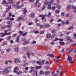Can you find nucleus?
Wrapping results in <instances>:
<instances>
[{"instance_id": "1", "label": "nucleus", "mask_w": 76, "mask_h": 76, "mask_svg": "<svg viewBox=\"0 0 76 76\" xmlns=\"http://www.w3.org/2000/svg\"><path fill=\"white\" fill-rule=\"evenodd\" d=\"M26 55L27 58H30V55H31V56H34V55H35V53L33 52H31V53H30V52L28 51L26 53Z\"/></svg>"}, {"instance_id": "2", "label": "nucleus", "mask_w": 76, "mask_h": 76, "mask_svg": "<svg viewBox=\"0 0 76 76\" xmlns=\"http://www.w3.org/2000/svg\"><path fill=\"white\" fill-rule=\"evenodd\" d=\"M72 58L70 56H68L67 59V60L68 61H69L70 63H73L74 61H72Z\"/></svg>"}, {"instance_id": "3", "label": "nucleus", "mask_w": 76, "mask_h": 76, "mask_svg": "<svg viewBox=\"0 0 76 76\" xmlns=\"http://www.w3.org/2000/svg\"><path fill=\"white\" fill-rule=\"evenodd\" d=\"M44 62H45V60H43L42 62L41 61H39L37 62V63L38 64H39V65H42V64H44Z\"/></svg>"}, {"instance_id": "4", "label": "nucleus", "mask_w": 76, "mask_h": 76, "mask_svg": "<svg viewBox=\"0 0 76 76\" xmlns=\"http://www.w3.org/2000/svg\"><path fill=\"white\" fill-rule=\"evenodd\" d=\"M45 4H46L47 5H48V9H51V4H50L48 2H44Z\"/></svg>"}, {"instance_id": "5", "label": "nucleus", "mask_w": 76, "mask_h": 76, "mask_svg": "<svg viewBox=\"0 0 76 76\" xmlns=\"http://www.w3.org/2000/svg\"><path fill=\"white\" fill-rule=\"evenodd\" d=\"M14 6H15L16 9H20L21 7H23V5H22L21 6L19 5L16 6V5H14Z\"/></svg>"}, {"instance_id": "6", "label": "nucleus", "mask_w": 76, "mask_h": 76, "mask_svg": "<svg viewBox=\"0 0 76 76\" xmlns=\"http://www.w3.org/2000/svg\"><path fill=\"white\" fill-rule=\"evenodd\" d=\"M44 26H45V27L46 28H49L50 26V25L49 24L47 23L45 24L44 25Z\"/></svg>"}, {"instance_id": "7", "label": "nucleus", "mask_w": 76, "mask_h": 76, "mask_svg": "<svg viewBox=\"0 0 76 76\" xmlns=\"http://www.w3.org/2000/svg\"><path fill=\"white\" fill-rule=\"evenodd\" d=\"M72 9L73 10V12L74 13H76V7H75V6H73L72 7Z\"/></svg>"}, {"instance_id": "8", "label": "nucleus", "mask_w": 76, "mask_h": 76, "mask_svg": "<svg viewBox=\"0 0 76 76\" xmlns=\"http://www.w3.org/2000/svg\"><path fill=\"white\" fill-rule=\"evenodd\" d=\"M60 56H58L57 57V58L56 59V61L57 63H58L60 61Z\"/></svg>"}, {"instance_id": "9", "label": "nucleus", "mask_w": 76, "mask_h": 76, "mask_svg": "<svg viewBox=\"0 0 76 76\" xmlns=\"http://www.w3.org/2000/svg\"><path fill=\"white\" fill-rule=\"evenodd\" d=\"M18 62L19 63L20 62L19 59L18 58H15L14 61V62H15V63H18Z\"/></svg>"}, {"instance_id": "10", "label": "nucleus", "mask_w": 76, "mask_h": 76, "mask_svg": "<svg viewBox=\"0 0 76 76\" xmlns=\"http://www.w3.org/2000/svg\"><path fill=\"white\" fill-rule=\"evenodd\" d=\"M34 5L36 7H39L41 6V3H38V4H34Z\"/></svg>"}, {"instance_id": "11", "label": "nucleus", "mask_w": 76, "mask_h": 76, "mask_svg": "<svg viewBox=\"0 0 76 76\" xmlns=\"http://www.w3.org/2000/svg\"><path fill=\"white\" fill-rule=\"evenodd\" d=\"M9 72V71L8 70V68L7 67L5 68L4 70V73L7 72Z\"/></svg>"}, {"instance_id": "12", "label": "nucleus", "mask_w": 76, "mask_h": 76, "mask_svg": "<svg viewBox=\"0 0 76 76\" xmlns=\"http://www.w3.org/2000/svg\"><path fill=\"white\" fill-rule=\"evenodd\" d=\"M2 4H8V3L6 1V0H4L2 1L1 2Z\"/></svg>"}, {"instance_id": "13", "label": "nucleus", "mask_w": 76, "mask_h": 76, "mask_svg": "<svg viewBox=\"0 0 76 76\" xmlns=\"http://www.w3.org/2000/svg\"><path fill=\"white\" fill-rule=\"evenodd\" d=\"M23 11H24V13H23L24 14H25V13H26V12H28V11L26 10V8L23 9Z\"/></svg>"}, {"instance_id": "14", "label": "nucleus", "mask_w": 76, "mask_h": 76, "mask_svg": "<svg viewBox=\"0 0 76 76\" xmlns=\"http://www.w3.org/2000/svg\"><path fill=\"white\" fill-rule=\"evenodd\" d=\"M23 49V50L25 51H27L28 50V48L27 47H24Z\"/></svg>"}, {"instance_id": "15", "label": "nucleus", "mask_w": 76, "mask_h": 76, "mask_svg": "<svg viewBox=\"0 0 76 76\" xmlns=\"http://www.w3.org/2000/svg\"><path fill=\"white\" fill-rule=\"evenodd\" d=\"M60 71L59 69H58L57 70L56 72H57L59 74H60V75H61L63 74V72H60V73H59V72Z\"/></svg>"}, {"instance_id": "16", "label": "nucleus", "mask_w": 76, "mask_h": 76, "mask_svg": "<svg viewBox=\"0 0 76 76\" xmlns=\"http://www.w3.org/2000/svg\"><path fill=\"white\" fill-rule=\"evenodd\" d=\"M48 56H49L50 57H54V55L53 54H48Z\"/></svg>"}, {"instance_id": "17", "label": "nucleus", "mask_w": 76, "mask_h": 76, "mask_svg": "<svg viewBox=\"0 0 76 76\" xmlns=\"http://www.w3.org/2000/svg\"><path fill=\"white\" fill-rule=\"evenodd\" d=\"M73 48H70L69 50V53H72V52H73Z\"/></svg>"}, {"instance_id": "18", "label": "nucleus", "mask_w": 76, "mask_h": 76, "mask_svg": "<svg viewBox=\"0 0 76 76\" xmlns=\"http://www.w3.org/2000/svg\"><path fill=\"white\" fill-rule=\"evenodd\" d=\"M31 17L34 18L35 17V13H33L31 14Z\"/></svg>"}, {"instance_id": "19", "label": "nucleus", "mask_w": 76, "mask_h": 76, "mask_svg": "<svg viewBox=\"0 0 76 76\" xmlns=\"http://www.w3.org/2000/svg\"><path fill=\"white\" fill-rule=\"evenodd\" d=\"M18 70V68L17 67H15L14 70V72L16 73L17 72L16 70Z\"/></svg>"}, {"instance_id": "20", "label": "nucleus", "mask_w": 76, "mask_h": 76, "mask_svg": "<svg viewBox=\"0 0 76 76\" xmlns=\"http://www.w3.org/2000/svg\"><path fill=\"white\" fill-rule=\"evenodd\" d=\"M17 75H20L22 73V71H20L18 72H15Z\"/></svg>"}, {"instance_id": "21", "label": "nucleus", "mask_w": 76, "mask_h": 76, "mask_svg": "<svg viewBox=\"0 0 76 76\" xmlns=\"http://www.w3.org/2000/svg\"><path fill=\"white\" fill-rule=\"evenodd\" d=\"M22 18V17H18V18L17 20V21H19V20H20Z\"/></svg>"}, {"instance_id": "22", "label": "nucleus", "mask_w": 76, "mask_h": 76, "mask_svg": "<svg viewBox=\"0 0 76 76\" xmlns=\"http://www.w3.org/2000/svg\"><path fill=\"white\" fill-rule=\"evenodd\" d=\"M55 37L56 35H55L54 34H53L51 36V39H53V38H54Z\"/></svg>"}, {"instance_id": "23", "label": "nucleus", "mask_w": 76, "mask_h": 76, "mask_svg": "<svg viewBox=\"0 0 76 76\" xmlns=\"http://www.w3.org/2000/svg\"><path fill=\"white\" fill-rule=\"evenodd\" d=\"M54 2V0H50L49 2H48L49 4H52Z\"/></svg>"}, {"instance_id": "24", "label": "nucleus", "mask_w": 76, "mask_h": 76, "mask_svg": "<svg viewBox=\"0 0 76 76\" xmlns=\"http://www.w3.org/2000/svg\"><path fill=\"white\" fill-rule=\"evenodd\" d=\"M13 1L12 0H11L10 2L8 3V4H13Z\"/></svg>"}, {"instance_id": "25", "label": "nucleus", "mask_w": 76, "mask_h": 76, "mask_svg": "<svg viewBox=\"0 0 76 76\" xmlns=\"http://www.w3.org/2000/svg\"><path fill=\"white\" fill-rule=\"evenodd\" d=\"M29 42L28 41H26L25 42H24L23 44V45H26V44H28Z\"/></svg>"}, {"instance_id": "26", "label": "nucleus", "mask_w": 76, "mask_h": 76, "mask_svg": "<svg viewBox=\"0 0 76 76\" xmlns=\"http://www.w3.org/2000/svg\"><path fill=\"white\" fill-rule=\"evenodd\" d=\"M19 50V48H16L15 49V52H18Z\"/></svg>"}, {"instance_id": "27", "label": "nucleus", "mask_w": 76, "mask_h": 76, "mask_svg": "<svg viewBox=\"0 0 76 76\" xmlns=\"http://www.w3.org/2000/svg\"><path fill=\"white\" fill-rule=\"evenodd\" d=\"M12 21H9L8 22H7V23L8 25H11L12 24Z\"/></svg>"}, {"instance_id": "28", "label": "nucleus", "mask_w": 76, "mask_h": 76, "mask_svg": "<svg viewBox=\"0 0 76 76\" xmlns=\"http://www.w3.org/2000/svg\"><path fill=\"white\" fill-rule=\"evenodd\" d=\"M50 72L48 71H46L45 72V75H48V74H50Z\"/></svg>"}, {"instance_id": "29", "label": "nucleus", "mask_w": 76, "mask_h": 76, "mask_svg": "<svg viewBox=\"0 0 76 76\" xmlns=\"http://www.w3.org/2000/svg\"><path fill=\"white\" fill-rule=\"evenodd\" d=\"M71 6L70 5L69 6H67L66 7V9H67V10H69V9H70V8H71Z\"/></svg>"}, {"instance_id": "30", "label": "nucleus", "mask_w": 76, "mask_h": 76, "mask_svg": "<svg viewBox=\"0 0 76 76\" xmlns=\"http://www.w3.org/2000/svg\"><path fill=\"white\" fill-rule=\"evenodd\" d=\"M1 35H2L1 37H4V35H6V34L5 33H4V34L2 33H1Z\"/></svg>"}, {"instance_id": "31", "label": "nucleus", "mask_w": 76, "mask_h": 76, "mask_svg": "<svg viewBox=\"0 0 76 76\" xmlns=\"http://www.w3.org/2000/svg\"><path fill=\"white\" fill-rule=\"evenodd\" d=\"M60 44L61 45H64V42H61L60 43Z\"/></svg>"}, {"instance_id": "32", "label": "nucleus", "mask_w": 76, "mask_h": 76, "mask_svg": "<svg viewBox=\"0 0 76 76\" xmlns=\"http://www.w3.org/2000/svg\"><path fill=\"white\" fill-rule=\"evenodd\" d=\"M41 67H41V66H37L36 67V69H40L41 68Z\"/></svg>"}, {"instance_id": "33", "label": "nucleus", "mask_w": 76, "mask_h": 76, "mask_svg": "<svg viewBox=\"0 0 76 76\" xmlns=\"http://www.w3.org/2000/svg\"><path fill=\"white\" fill-rule=\"evenodd\" d=\"M51 9L53 10H55V9H56V7H55V6H53L52 7Z\"/></svg>"}, {"instance_id": "34", "label": "nucleus", "mask_w": 76, "mask_h": 76, "mask_svg": "<svg viewBox=\"0 0 76 76\" xmlns=\"http://www.w3.org/2000/svg\"><path fill=\"white\" fill-rule=\"evenodd\" d=\"M19 38H17L16 39V42H19Z\"/></svg>"}, {"instance_id": "35", "label": "nucleus", "mask_w": 76, "mask_h": 76, "mask_svg": "<svg viewBox=\"0 0 76 76\" xmlns=\"http://www.w3.org/2000/svg\"><path fill=\"white\" fill-rule=\"evenodd\" d=\"M6 27L8 28H11V25H8L7 26H6Z\"/></svg>"}, {"instance_id": "36", "label": "nucleus", "mask_w": 76, "mask_h": 76, "mask_svg": "<svg viewBox=\"0 0 76 76\" xmlns=\"http://www.w3.org/2000/svg\"><path fill=\"white\" fill-rule=\"evenodd\" d=\"M6 51L7 52H9V51H10V49L8 48V49H6Z\"/></svg>"}, {"instance_id": "37", "label": "nucleus", "mask_w": 76, "mask_h": 76, "mask_svg": "<svg viewBox=\"0 0 76 76\" xmlns=\"http://www.w3.org/2000/svg\"><path fill=\"white\" fill-rule=\"evenodd\" d=\"M51 13L49 12V14L48 15V17H51Z\"/></svg>"}, {"instance_id": "38", "label": "nucleus", "mask_w": 76, "mask_h": 76, "mask_svg": "<svg viewBox=\"0 0 76 76\" xmlns=\"http://www.w3.org/2000/svg\"><path fill=\"white\" fill-rule=\"evenodd\" d=\"M65 24L66 25H68V24H69V21H66Z\"/></svg>"}, {"instance_id": "39", "label": "nucleus", "mask_w": 76, "mask_h": 76, "mask_svg": "<svg viewBox=\"0 0 76 76\" xmlns=\"http://www.w3.org/2000/svg\"><path fill=\"white\" fill-rule=\"evenodd\" d=\"M57 75H58V74L57 73H53V76H57Z\"/></svg>"}, {"instance_id": "40", "label": "nucleus", "mask_w": 76, "mask_h": 76, "mask_svg": "<svg viewBox=\"0 0 76 76\" xmlns=\"http://www.w3.org/2000/svg\"><path fill=\"white\" fill-rule=\"evenodd\" d=\"M7 42H5L4 43L2 44V45L4 46V45H7Z\"/></svg>"}, {"instance_id": "41", "label": "nucleus", "mask_w": 76, "mask_h": 76, "mask_svg": "<svg viewBox=\"0 0 76 76\" xmlns=\"http://www.w3.org/2000/svg\"><path fill=\"white\" fill-rule=\"evenodd\" d=\"M73 35L75 39H76V34H73Z\"/></svg>"}, {"instance_id": "42", "label": "nucleus", "mask_w": 76, "mask_h": 76, "mask_svg": "<svg viewBox=\"0 0 76 76\" xmlns=\"http://www.w3.org/2000/svg\"><path fill=\"white\" fill-rule=\"evenodd\" d=\"M56 13H59V12H60V11L59 10H56L55 11Z\"/></svg>"}, {"instance_id": "43", "label": "nucleus", "mask_w": 76, "mask_h": 76, "mask_svg": "<svg viewBox=\"0 0 76 76\" xmlns=\"http://www.w3.org/2000/svg\"><path fill=\"white\" fill-rule=\"evenodd\" d=\"M27 34V32H26V33H25L22 34V35L23 36H25V35H26Z\"/></svg>"}, {"instance_id": "44", "label": "nucleus", "mask_w": 76, "mask_h": 76, "mask_svg": "<svg viewBox=\"0 0 76 76\" xmlns=\"http://www.w3.org/2000/svg\"><path fill=\"white\" fill-rule=\"evenodd\" d=\"M43 27H44V26L43 25H40V28H41V29H42V28H43Z\"/></svg>"}, {"instance_id": "45", "label": "nucleus", "mask_w": 76, "mask_h": 76, "mask_svg": "<svg viewBox=\"0 0 76 76\" xmlns=\"http://www.w3.org/2000/svg\"><path fill=\"white\" fill-rule=\"evenodd\" d=\"M11 39V36H9L8 38H7V40H9V39Z\"/></svg>"}, {"instance_id": "46", "label": "nucleus", "mask_w": 76, "mask_h": 76, "mask_svg": "<svg viewBox=\"0 0 76 76\" xmlns=\"http://www.w3.org/2000/svg\"><path fill=\"white\" fill-rule=\"evenodd\" d=\"M45 16H47V15H44L43 17H42L41 18L42 20H43V19L45 18Z\"/></svg>"}, {"instance_id": "47", "label": "nucleus", "mask_w": 76, "mask_h": 76, "mask_svg": "<svg viewBox=\"0 0 76 76\" xmlns=\"http://www.w3.org/2000/svg\"><path fill=\"white\" fill-rule=\"evenodd\" d=\"M61 15L62 16H64V12H62L61 13Z\"/></svg>"}, {"instance_id": "48", "label": "nucleus", "mask_w": 76, "mask_h": 76, "mask_svg": "<svg viewBox=\"0 0 76 76\" xmlns=\"http://www.w3.org/2000/svg\"><path fill=\"white\" fill-rule=\"evenodd\" d=\"M51 35L50 34H48L47 36V37L49 38H50L51 37Z\"/></svg>"}, {"instance_id": "49", "label": "nucleus", "mask_w": 76, "mask_h": 76, "mask_svg": "<svg viewBox=\"0 0 76 76\" xmlns=\"http://www.w3.org/2000/svg\"><path fill=\"white\" fill-rule=\"evenodd\" d=\"M19 3H20V1H18L16 3V4H17V5H18L19 4Z\"/></svg>"}, {"instance_id": "50", "label": "nucleus", "mask_w": 76, "mask_h": 76, "mask_svg": "<svg viewBox=\"0 0 76 76\" xmlns=\"http://www.w3.org/2000/svg\"><path fill=\"white\" fill-rule=\"evenodd\" d=\"M8 63H9L8 62V61H6L5 62V64H6V65L8 64Z\"/></svg>"}, {"instance_id": "51", "label": "nucleus", "mask_w": 76, "mask_h": 76, "mask_svg": "<svg viewBox=\"0 0 76 76\" xmlns=\"http://www.w3.org/2000/svg\"><path fill=\"white\" fill-rule=\"evenodd\" d=\"M43 33H44V31H42L40 32V34H43Z\"/></svg>"}, {"instance_id": "52", "label": "nucleus", "mask_w": 76, "mask_h": 76, "mask_svg": "<svg viewBox=\"0 0 76 76\" xmlns=\"http://www.w3.org/2000/svg\"><path fill=\"white\" fill-rule=\"evenodd\" d=\"M57 40H58V39H57V38H55V39L53 40V41H57Z\"/></svg>"}, {"instance_id": "53", "label": "nucleus", "mask_w": 76, "mask_h": 76, "mask_svg": "<svg viewBox=\"0 0 76 76\" xmlns=\"http://www.w3.org/2000/svg\"><path fill=\"white\" fill-rule=\"evenodd\" d=\"M26 39H22V41H26Z\"/></svg>"}, {"instance_id": "54", "label": "nucleus", "mask_w": 76, "mask_h": 76, "mask_svg": "<svg viewBox=\"0 0 76 76\" xmlns=\"http://www.w3.org/2000/svg\"><path fill=\"white\" fill-rule=\"evenodd\" d=\"M8 61L10 63H12V61H11V60Z\"/></svg>"}, {"instance_id": "55", "label": "nucleus", "mask_w": 76, "mask_h": 76, "mask_svg": "<svg viewBox=\"0 0 76 76\" xmlns=\"http://www.w3.org/2000/svg\"><path fill=\"white\" fill-rule=\"evenodd\" d=\"M11 9V6L10 5L8 6V10H10Z\"/></svg>"}, {"instance_id": "56", "label": "nucleus", "mask_w": 76, "mask_h": 76, "mask_svg": "<svg viewBox=\"0 0 76 76\" xmlns=\"http://www.w3.org/2000/svg\"><path fill=\"white\" fill-rule=\"evenodd\" d=\"M69 16V14H67L66 15V18H67Z\"/></svg>"}, {"instance_id": "57", "label": "nucleus", "mask_w": 76, "mask_h": 76, "mask_svg": "<svg viewBox=\"0 0 76 76\" xmlns=\"http://www.w3.org/2000/svg\"><path fill=\"white\" fill-rule=\"evenodd\" d=\"M30 69H31L33 70V71L34 70V68L32 66L31 67Z\"/></svg>"}, {"instance_id": "58", "label": "nucleus", "mask_w": 76, "mask_h": 76, "mask_svg": "<svg viewBox=\"0 0 76 76\" xmlns=\"http://www.w3.org/2000/svg\"><path fill=\"white\" fill-rule=\"evenodd\" d=\"M11 34V33H7L5 34L6 35H10Z\"/></svg>"}, {"instance_id": "59", "label": "nucleus", "mask_w": 76, "mask_h": 76, "mask_svg": "<svg viewBox=\"0 0 76 76\" xmlns=\"http://www.w3.org/2000/svg\"><path fill=\"white\" fill-rule=\"evenodd\" d=\"M73 27H70L68 29L69 30H70V29H73Z\"/></svg>"}, {"instance_id": "60", "label": "nucleus", "mask_w": 76, "mask_h": 76, "mask_svg": "<svg viewBox=\"0 0 76 76\" xmlns=\"http://www.w3.org/2000/svg\"><path fill=\"white\" fill-rule=\"evenodd\" d=\"M10 20L13 21V20H14V18H10Z\"/></svg>"}, {"instance_id": "61", "label": "nucleus", "mask_w": 76, "mask_h": 76, "mask_svg": "<svg viewBox=\"0 0 76 76\" xmlns=\"http://www.w3.org/2000/svg\"><path fill=\"white\" fill-rule=\"evenodd\" d=\"M17 35V34H14L12 36V37H15V36H16Z\"/></svg>"}, {"instance_id": "62", "label": "nucleus", "mask_w": 76, "mask_h": 76, "mask_svg": "<svg viewBox=\"0 0 76 76\" xmlns=\"http://www.w3.org/2000/svg\"><path fill=\"white\" fill-rule=\"evenodd\" d=\"M28 25H33V23H30Z\"/></svg>"}, {"instance_id": "63", "label": "nucleus", "mask_w": 76, "mask_h": 76, "mask_svg": "<svg viewBox=\"0 0 76 76\" xmlns=\"http://www.w3.org/2000/svg\"><path fill=\"white\" fill-rule=\"evenodd\" d=\"M36 41H33V42H32V44H35L36 43Z\"/></svg>"}, {"instance_id": "64", "label": "nucleus", "mask_w": 76, "mask_h": 76, "mask_svg": "<svg viewBox=\"0 0 76 76\" xmlns=\"http://www.w3.org/2000/svg\"><path fill=\"white\" fill-rule=\"evenodd\" d=\"M58 40H59V41H63V39H58Z\"/></svg>"}]
</instances>
